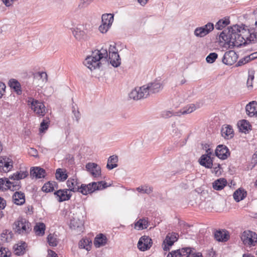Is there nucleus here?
I'll use <instances>...</instances> for the list:
<instances>
[{
    "instance_id": "1",
    "label": "nucleus",
    "mask_w": 257,
    "mask_h": 257,
    "mask_svg": "<svg viewBox=\"0 0 257 257\" xmlns=\"http://www.w3.org/2000/svg\"><path fill=\"white\" fill-rule=\"evenodd\" d=\"M245 32L246 30L244 26L242 28L235 25L223 31L219 35V39L224 41L229 46L237 47L242 45H245L247 44V41L253 43L257 42V33L248 32L250 35L246 37L245 40L242 36Z\"/></svg>"
},
{
    "instance_id": "2",
    "label": "nucleus",
    "mask_w": 257,
    "mask_h": 257,
    "mask_svg": "<svg viewBox=\"0 0 257 257\" xmlns=\"http://www.w3.org/2000/svg\"><path fill=\"white\" fill-rule=\"evenodd\" d=\"M108 53L106 49L95 50L92 52L90 56L86 57L83 62V64L91 71L96 68H99L101 64V61L107 60Z\"/></svg>"
},
{
    "instance_id": "3",
    "label": "nucleus",
    "mask_w": 257,
    "mask_h": 257,
    "mask_svg": "<svg viewBox=\"0 0 257 257\" xmlns=\"http://www.w3.org/2000/svg\"><path fill=\"white\" fill-rule=\"evenodd\" d=\"M167 257H203L201 252H196L189 247H183L169 252Z\"/></svg>"
},
{
    "instance_id": "4",
    "label": "nucleus",
    "mask_w": 257,
    "mask_h": 257,
    "mask_svg": "<svg viewBox=\"0 0 257 257\" xmlns=\"http://www.w3.org/2000/svg\"><path fill=\"white\" fill-rule=\"evenodd\" d=\"M106 183L105 181H99L97 183L92 182L87 185L81 184L79 187V190L77 192L81 193L83 195L91 194L95 190H101L106 188Z\"/></svg>"
},
{
    "instance_id": "5",
    "label": "nucleus",
    "mask_w": 257,
    "mask_h": 257,
    "mask_svg": "<svg viewBox=\"0 0 257 257\" xmlns=\"http://www.w3.org/2000/svg\"><path fill=\"white\" fill-rule=\"evenodd\" d=\"M14 226L16 232L19 234H27L32 230L31 223L26 219L22 217L15 222Z\"/></svg>"
},
{
    "instance_id": "6",
    "label": "nucleus",
    "mask_w": 257,
    "mask_h": 257,
    "mask_svg": "<svg viewBox=\"0 0 257 257\" xmlns=\"http://www.w3.org/2000/svg\"><path fill=\"white\" fill-rule=\"evenodd\" d=\"M21 188L20 182H11L9 178H0V190L10 189L13 191L19 190Z\"/></svg>"
},
{
    "instance_id": "7",
    "label": "nucleus",
    "mask_w": 257,
    "mask_h": 257,
    "mask_svg": "<svg viewBox=\"0 0 257 257\" xmlns=\"http://www.w3.org/2000/svg\"><path fill=\"white\" fill-rule=\"evenodd\" d=\"M146 85L135 88L129 94L130 98L134 100H139L146 98L149 96V92L146 90Z\"/></svg>"
},
{
    "instance_id": "8",
    "label": "nucleus",
    "mask_w": 257,
    "mask_h": 257,
    "mask_svg": "<svg viewBox=\"0 0 257 257\" xmlns=\"http://www.w3.org/2000/svg\"><path fill=\"white\" fill-rule=\"evenodd\" d=\"M28 103L31 105V108L38 115L44 116L46 113L44 103L33 98H30Z\"/></svg>"
},
{
    "instance_id": "9",
    "label": "nucleus",
    "mask_w": 257,
    "mask_h": 257,
    "mask_svg": "<svg viewBox=\"0 0 257 257\" xmlns=\"http://www.w3.org/2000/svg\"><path fill=\"white\" fill-rule=\"evenodd\" d=\"M241 239L244 244L255 245L257 241V235L249 230L244 231L241 234Z\"/></svg>"
},
{
    "instance_id": "10",
    "label": "nucleus",
    "mask_w": 257,
    "mask_h": 257,
    "mask_svg": "<svg viewBox=\"0 0 257 257\" xmlns=\"http://www.w3.org/2000/svg\"><path fill=\"white\" fill-rule=\"evenodd\" d=\"M214 28L213 23H208L204 26L196 28L194 30V34L197 37L202 38L211 32Z\"/></svg>"
},
{
    "instance_id": "11",
    "label": "nucleus",
    "mask_w": 257,
    "mask_h": 257,
    "mask_svg": "<svg viewBox=\"0 0 257 257\" xmlns=\"http://www.w3.org/2000/svg\"><path fill=\"white\" fill-rule=\"evenodd\" d=\"M237 58L236 53L233 50H229L224 53L222 61L225 65H231L236 61Z\"/></svg>"
},
{
    "instance_id": "12",
    "label": "nucleus",
    "mask_w": 257,
    "mask_h": 257,
    "mask_svg": "<svg viewBox=\"0 0 257 257\" xmlns=\"http://www.w3.org/2000/svg\"><path fill=\"white\" fill-rule=\"evenodd\" d=\"M179 237V234L176 232L168 233L164 241V243H166L163 247L165 251L170 249L169 247L171 246L175 242H176Z\"/></svg>"
},
{
    "instance_id": "13",
    "label": "nucleus",
    "mask_w": 257,
    "mask_h": 257,
    "mask_svg": "<svg viewBox=\"0 0 257 257\" xmlns=\"http://www.w3.org/2000/svg\"><path fill=\"white\" fill-rule=\"evenodd\" d=\"M145 85L146 88H147L146 90L149 92V95L150 94L158 93L163 87V84L161 82L157 80L149 83L148 84Z\"/></svg>"
},
{
    "instance_id": "14",
    "label": "nucleus",
    "mask_w": 257,
    "mask_h": 257,
    "mask_svg": "<svg viewBox=\"0 0 257 257\" xmlns=\"http://www.w3.org/2000/svg\"><path fill=\"white\" fill-rule=\"evenodd\" d=\"M152 245V240L148 236H142L138 243V247L141 251H145L150 248Z\"/></svg>"
},
{
    "instance_id": "15",
    "label": "nucleus",
    "mask_w": 257,
    "mask_h": 257,
    "mask_svg": "<svg viewBox=\"0 0 257 257\" xmlns=\"http://www.w3.org/2000/svg\"><path fill=\"white\" fill-rule=\"evenodd\" d=\"M13 162L12 159L6 156L0 158V171L7 172L13 168Z\"/></svg>"
},
{
    "instance_id": "16",
    "label": "nucleus",
    "mask_w": 257,
    "mask_h": 257,
    "mask_svg": "<svg viewBox=\"0 0 257 257\" xmlns=\"http://www.w3.org/2000/svg\"><path fill=\"white\" fill-rule=\"evenodd\" d=\"M215 155L220 159L225 160L229 156V149L224 145H218L215 151Z\"/></svg>"
},
{
    "instance_id": "17",
    "label": "nucleus",
    "mask_w": 257,
    "mask_h": 257,
    "mask_svg": "<svg viewBox=\"0 0 257 257\" xmlns=\"http://www.w3.org/2000/svg\"><path fill=\"white\" fill-rule=\"evenodd\" d=\"M54 195L57 196V200L59 202L68 200L70 199L72 194L69 192V190L60 189L54 192Z\"/></svg>"
},
{
    "instance_id": "18",
    "label": "nucleus",
    "mask_w": 257,
    "mask_h": 257,
    "mask_svg": "<svg viewBox=\"0 0 257 257\" xmlns=\"http://www.w3.org/2000/svg\"><path fill=\"white\" fill-rule=\"evenodd\" d=\"M86 169L94 177H98L101 175V168L96 163H87L86 165Z\"/></svg>"
},
{
    "instance_id": "19",
    "label": "nucleus",
    "mask_w": 257,
    "mask_h": 257,
    "mask_svg": "<svg viewBox=\"0 0 257 257\" xmlns=\"http://www.w3.org/2000/svg\"><path fill=\"white\" fill-rule=\"evenodd\" d=\"M30 175L33 178H43L46 175V171L44 169L39 167H34L30 170Z\"/></svg>"
},
{
    "instance_id": "20",
    "label": "nucleus",
    "mask_w": 257,
    "mask_h": 257,
    "mask_svg": "<svg viewBox=\"0 0 257 257\" xmlns=\"http://www.w3.org/2000/svg\"><path fill=\"white\" fill-rule=\"evenodd\" d=\"M213 159L207 155H202L199 159V164L206 168L211 169L213 166Z\"/></svg>"
},
{
    "instance_id": "21",
    "label": "nucleus",
    "mask_w": 257,
    "mask_h": 257,
    "mask_svg": "<svg viewBox=\"0 0 257 257\" xmlns=\"http://www.w3.org/2000/svg\"><path fill=\"white\" fill-rule=\"evenodd\" d=\"M214 237L218 241L225 242L229 238L228 232L225 230H217L214 233Z\"/></svg>"
},
{
    "instance_id": "22",
    "label": "nucleus",
    "mask_w": 257,
    "mask_h": 257,
    "mask_svg": "<svg viewBox=\"0 0 257 257\" xmlns=\"http://www.w3.org/2000/svg\"><path fill=\"white\" fill-rule=\"evenodd\" d=\"M245 110L246 114L252 117L257 114V102L252 101L246 105Z\"/></svg>"
},
{
    "instance_id": "23",
    "label": "nucleus",
    "mask_w": 257,
    "mask_h": 257,
    "mask_svg": "<svg viewBox=\"0 0 257 257\" xmlns=\"http://www.w3.org/2000/svg\"><path fill=\"white\" fill-rule=\"evenodd\" d=\"M67 186L69 188L67 190H69L70 192H76L79 190V183L76 178H69L67 181Z\"/></svg>"
},
{
    "instance_id": "24",
    "label": "nucleus",
    "mask_w": 257,
    "mask_h": 257,
    "mask_svg": "<svg viewBox=\"0 0 257 257\" xmlns=\"http://www.w3.org/2000/svg\"><path fill=\"white\" fill-rule=\"evenodd\" d=\"M8 84L11 88L14 89L17 94L21 95L22 94L21 85L17 80L14 78L11 79L8 82Z\"/></svg>"
},
{
    "instance_id": "25",
    "label": "nucleus",
    "mask_w": 257,
    "mask_h": 257,
    "mask_svg": "<svg viewBox=\"0 0 257 257\" xmlns=\"http://www.w3.org/2000/svg\"><path fill=\"white\" fill-rule=\"evenodd\" d=\"M24 193L20 191H16L13 195V199L14 203L18 205H23L25 202Z\"/></svg>"
},
{
    "instance_id": "26",
    "label": "nucleus",
    "mask_w": 257,
    "mask_h": 257,
    "mask_svg": "<svg viewBox=\"0 0 257 257\" xmlns=\"http://www.w3.org/2000/svg\"><path fill=\"white\" fill-rule=\"evenodd\" d=\"M107 242V238L105 235L102 233L97 235L94 239V244L96 247L104 246Z\"/></svg>"
},
{
    "instance_id": "27",
    "label": "nucleus",
    "mask_w": 257,
    "mask_h": 257,
    "mask_svg": "<svg viewBox=\"0 0 257 257\" xmlns=\"http://www.w3.org/2000/svg\"><path fill=\"white\" fill-rule=\"evenodd\" d=\"M246 196V192L241 188L236 190L233 193V198L237 202L244 199Z\"/></svg>"
},
{
    "instance_id": "28",
    "label": "nucleus",
    "mask_w": 257,
    "mask_h": 257,
    "mask_svg": "<svg viewBox=\"0 0 257 257\" xmlns=\"http://www.w3.org/2000/svg\"><path fill=\"white\" fill-rule=\"evenodd\" d=\"M58 187L57 183L55 181H49L46 183L42 188V190L45 192H52L55 188Z\"/></svg>"
},
{
    "instance_id": "29",
    "label": "nucleus",
    "mask_w": 257,
    "mask_h": 257,
    "mask_svg": "<svg viewBox=\"0 0 257 257\" xmlns=\"http://www.w3.org/2000/svg\"><path fill=\"white\" fill-rule=\"evenodd\" d=\"M233 129L230 125H226L223 126L221 130V135L222 137L226 139H229L233 137Z\"/></svg>"
},
{
    "instance_id": "30",
    "label": "nucleus",
    "mask_w": 257,
    "mask_h": 257,
    "mask_svg": "<svg viewBox=\"0 0 257 257\" xmlns=\"http://www.w3.org/2000/svg\"><path fill=\"white\" fill-rule=\"evenodd\" d=\"M28 175L27 171L17 172L13 175L9 176V178L11 180H16V182H20L19 180L25 178Z\"/></svg>"
},
{
    "instance_id": "31",
    "label": "nucleus",
    "mask_w": 257,
    "mask_h": 257,
    "mask_svg": "<svg viewBox=\"0 0 257 257\" xmlns=\"http://www.w3.org/2000/svg\"><path fill=\"white\" fill-rule=\"evenodd\" d=\"M227 184L226 180L224 178H220L213 183V188L216 190H222Z\"/></svg>"
},
{
    "instance_id": "32",
    "label": "nucleus",
    "mask_w": 257,
    "mask_h": 257,
    "mask_svg": "<svg viewBox=\"0 0 257 257\" xmlns=\"http://www.w3.org/2000/svg\"><path fill=\"white\" fill-rule=\"evenodd\" d=\"M118 161V157L117 156L113 155L110 157L108 159L107 164L106 165V168L108 170H112L114 168L117 167V164L116 163Z\"/></svg>"
},
{
    "instance_id": "33",
    "label": "nucleus",
    "mask_w": 257,
    "mask_h": 257,
    "mask_svg": "<svg viewBox=\"0 0 257 257\" xmlns=\"http://www.w3.org/2000/svg\"><path fill=\"white\" fill-rule=\"evenodd\" d=\"M102 23L104 26H111L113 21V15L111 14H105L102 16Z\"/></svg>"
},
{
    "instance_id": "34",
    "label": "nucleus",
    "mask_w": 257,
    "mask_h": 257,
    "mask_svg": "<svg viewBox=\"0 0 257 257\" xmlns=\"http://www.w3.org/2000/svg\"><path fill=\"white\" fill-rule=\"evenodd\" d=\"M149 224L148 220L146 218L140 219L135 224V228L138 230H142L148 227Z\"/></svg>"
},
{
    "instance_id": "35",
    "label": "nucleus",
    "mask_w": 257,
    "mask_h": 257,
    "mask_svg": "<svg viewBox=\"0 0 257 257\" xmlns=\"http://www.w3.org/2000/svg\"><path fill=\"white\" fill-rule=\"evenodd\" d=\"M55 176L56 179L59 181H64L67 177V174L66 173L65 171L62 169H57L56 170Z\"/></svg>"
},
{
    "instance_id": "36",
    "label": "nucleus",
    "mask_w": 257,
    "mask_h": 257,
    "mask_svg": "<svg viewBox=\"0 0 257 257\" xmlns=\"http://www.w3.org/2000/svg\"><path fill=\"white\" fill-rule=\"evenodd\" d=\"M45 227L46 226L44 223H39L36 224L35 226L34 230L37 235L42 236L45 233Z\"/></svg>"
},
{
    "instance_id": "37",
    "label": "nucleus",
    "mask_w": 257,
    "mask_h": 257,
    "mask_svg": "<svg viewBox=\"0 0 257 257\" xmlns=\"http://www.w3.org/2000/svg\"><path fill=\"white\" fill-rule=\"evenodd\" d=\"M70 227L71 229L76 230L79 232L81 231L83 228L82 222L80 221L78 222L75 219L71 220Z\"/></svg>"
},
{
    "instance_id": "38",
    "label": "nucleus",
    "mask_w": 257,
    "mask_h": 257,
    "mask_svg": "<svg viewBox=\"0 0 257 257\" xmlns=\"http://www.w3.org/2000/svg\"><path fill=\"white\" fill-rule=\"evenodd\" d=\"M136 190L140 193L150 194L153 192V188L148 185H142L137 187Z\"/></svg>"
},
{
    "instance_id": "39",
    "label": "nucleus",
    "mask_w": 257,
    "mask_h": 257,
    "mask_svg": "<svg viewBox=\"0 0 257 257\" xmlns=\"http://www.w3.org/2000/svg\"><path fill=\"white\" fill-rule=\"evenodd\" d=\"M26 244L25 242L21 245H17L14 246V252L17 255H21L24 254L25 252V247Z\"/></svg>"
},
{
    "instance_id": "40",
    "label": "nucleus",
    "mask_w": 257,
    "mask_h": 257,
    "mask_svg": "<svg viewBox=\"0 0 257 257\" xmlns=\"http://www.w3.org/2000/svg\"><path fill=\"white\" fill-rule=\"evenodd\" d=\"M239 130L244 133L248 131L251 126L249 123L245 120H242L238 123Z\"/></svg>"
},
{
    "instance_id": "41",
    "label": "nucleus",
    "mask_w": 257,
    "mask_h": 257,
    "mask_svg": "<svg viewBox=\"0 0 257 257\" xmlns=\"http://www.w3.org/2000/svg\"><path fill=\"white\" fill-rule=\"evenodd\" d=\"M195 109V105L194 104H190L181 109L180 110V113L183 115L189 114L194 111Z\"/></svg>"
},
{
    "instance_id": "42",
    "label": "nucleus",
    "mask_w": 257,
    "mask_h": 257,
    "mask_svg": "<svg viewBox=\"0 0 257 257\" xmlns=\"http://www.w3.org/2000/svg\"><path fill=\"white\" fill-rule=\"evenodd\" d=\"M229 24V20L228 19H221L219 20L216 24L215 28L217 30H222Z\"/></svg>"
},
{
    "instance_id": "43",
    "label": "nucleus",
    "mask_w": 257,
    "mask_h": 257,
    "mask_svg": "<svg viewBox=\"0 0 257 257\" xmlns=\"http://www.w3.org/2000/svg\"><path fill=\"white\" fill-rule=\"evenodd\" d=\"M73 34L77 40H81L84 38L86 33L80 29L76 28L73 31Z\"/></svg>"
},
{
    "instance_id": "44",
    "label": "nucleus",
    "mask_w": 257,
    "mask_h": 257,
    "mask_svg": "<svg viewBox=\"0 0 257 257\" xmlns=\"http://www.w3.org/2000/svg\"><path fill=\"white\" fill-rule=\"evenodd\" d=\"M91 243L90 241L87 238L83 239L79 242V247L80 248H84L87 250H89L90 248V243Z\"/></svg>"
},
{
    "instance_id": "45",
    "label": "nucleus",
    "mask_w": 257,
    "mask_h": 257,
    "mask_svg": "<svg viewBox=\"0 0 257 257\" xmlns=\"http://www.w3.org/2000/svg\"><path fill=\"white\" fill-rule=\"evenodd\" d=\"M254 79V72L248 71V78L246 81V86L249 89H251L252 86V82Z\"/></svg>"
},
{
    "instance_id": "46",
    "label": "nucleus",
    "mask_w": 257,
    "mask_h": 257,
    "mask_svg": "<svg viewBox=\"0 0 257 257\" xmlns=\"http://www.w3.org/2000/svg\"><path fill=\"white\" fill-rule=\"evenodd\" d=\"M47 240L49 244L52 246H56L57 245L58 241L56 236L54 235L50 234L47 237Z\"/></svg>"
},
{
    "instance_id": "47",
    "label": "nucleus",
    "mask_w": 257,
    "mask_h": 257,
    "mask_svg": "<svg viewBox=\"0 0 257 257\" xmlns=\"http://www.w3.org/2000/svg\"><path fill=\"white\" fill-rule=\"evenodd\" d=\"M117 51V50L115 46L110 45L109 48V56H111V59L118 58V54Z\"/></svg>"
},
{
    "instance_id": "48",
    "label": "nucleus",
    "mask_w": 257,
    "mask_h": 257,
    "mask_svg": "<svg viewBox=\"0 0 257 257\" xmlns=\"http://www.w3.org/2000/svg\"><path fill=\"white\" fill-rule=\"evenodd\" d=\"M49 123L50 121L48 117L44 119L40 124V132H43L45 130H47L48 128Z\"/></svg>"
},
{
    "instance_id": "49",
    "label": "nucleus",
    "mask_w": 257,
    "mask_h": 257,
    "mask_svg": "<svg viewBox=\"0 0 257 257\" xmlns=\"http://www.w3.org/2000/svg\"><path fill=\"white\" fill-rule=\"evenodd\" d=\"M109 60L110 63L114 67H118L121 64V60L118 55V58H116L115 59H111V56H109Z\"/></svg>"
},
{
    "instance_id": "50",
    "label": "nucleus",
    "mask_w": 257,
    "mask_h": 257,
    "mask_svg": "<svg viewBox=\"0 0 257 257\" xmlns=\"http://www.w3.org/2000/svg\"><path fill=\"white\" fill-rule=\"evenodd\" d=\"M212 168V173L214 174L216 176H218L221 174V167L219 164H213Z\"/></svg>"
},
{
    "instance_id": "51",
    "label": "nucleus",
    "mask_w": 257,
    "mask_h": 257,
    "mask_svg": "<svg viewBox=\"0 0 257 257\" xmlns=\"http://www.w3.org/2000/svg\"><path fill=\"white\" fill-rule=\"evenodd\" d=\"M218 55L215 52L210 53L206 58V60L208 63H213L217 58Z\"/></svg>"
},
{
    "instance_id": "52",
    "label": "nucleus",
    "mask_w": 257,
    "mask_h": 257,
    "mask_svg": "<svg viewBox=\"0 0 257 257\" xmlns=\"http://www.w3.org/2000/svg\"><path fill=\"white\" fill-rule=\"evenodd\" d=\"M12 233L11 231L9 230H6L5 232H3L1 234V237L2 240L4 241L8 242L10 239L12 238Z\"/></svg>"
},
{
    "instance_id": "53",
    "label": "nucleus",
    "mask_w": 257,
    "mask_h": 257,
    "mask_svg": "<svg viewBox=\"0 0 257 257\" xmlns=\"http://www.w3.org/2000/svg\"><path fill=\"white\" fill-rule=\"evenodd\" d=\"M72 111L76 122L78 123L81 116L80 112L78 108H76L74 105H73L72 107Z\"/></svg>"
},
{
    "instance_id": "54",
    "label": "nucleus",
    "mask_w": 257,
    "mask_h": 257,
    "mask_svg": "<svg viewBox=\"0 0 257 257\" xmlns=\"http://www.w3.org/2000/svg\"><path fill=\"white\" fill-rule=\"evenodd\" d=\"M10 254L7 248L0 246V257H9Z\"/></svg>"
},
{
    "instance_id": "55",
    "label": "nucleus",
    "mask_w": 257,
    "mask_h": 257,
    "mask_svg": "<svg viewBox=\"0 0 257 257\" xmlns=\"http://www.w3.org/2000/svg\"><path fill=\"white\" fill-rule=\"evenodd\" d=\"M6 85L3 82L0 81V99L5 95L6 92Z\"/></svg>"
},
{
    "instance_id": "56",
    "label": "nucleus",
    "mask_w": 257,
    "mask_h": 257,
    "mask_svg": "<svg viewBox=\"0 0 257 257\" xmlns=\"http://www.w3.org/2000/svg\"><path fill=\"white\" fill-rule=\"evenodd\" d=\"M173 114V112L169 110L163 111L161 113L162 116L165 118L172 116Z\"/></svg>"
},
{
    "instance_id": "57",
    "label": "nucleus",
    "mask_w": 257,
    "mask_h": 257,
    "mask_svg": "<svg viewBox=\"0 0 257 257\" xmlns=\"http://www.w3.org/2000/svg\"><path fill=\"white\" fill-rule=\"evenodd\" d=\"M248 60H247L246 57H244V58H241V59H240L237 62V63L235 65V66L236 67H239V66H242V65H244V64H246V63H248Z\"/></svg>"
},
{
    "instance_id": "58",
    "label": "nucleus",
    "mask_w": 257,
    "mask_h": 257,
    "mask_svg": "<svg viewBox=\"0 0 257 257\" xmlns=\"http://www.w3.org/2000/svg\"><path fill=\"white\" fill-rule=\"evenodd\" d=\"M110 27V26H105L104 24H102V25L99 27V30L101 33H105L107 31Z\"/></svg>"
},
{
    "instance_id": "59",
    "label": "nucleus",
    "mask_w": 257,
    "mask_h": 257,
    "mask_svg": "<svg viewBox=\"0 0 257 257\" xmlns=\"http://www.w3.org/2000/svg\"><path fill=\"white\" fill-rule=\"evenodd\" d=\"M6 206V201L0 197V210L4 209Z\"/></svg>"
},
{
    "instance_id": "60",
    "label": "nucleus",
    "mask_w": 257,
    "mask_h": 257,
    "mask_svg": "<svg viewBox=\"0 0 257 257\" xmlns=\"http://www.w3.org/2000/svg\"><path fill=\"white\" fill-rule=\"evenodd\" d=\"M6 7H10L13 3V0H2Z\"/></svg>"
},
{
    "instance_id": "61",
    "label": "nucleus",
    "mask_w": 257,
    "mask_h": 257,
    "mask_svg": "<svg viewBox=\"0 0 257 257\" xmlns=\"http://www.w3.org/2000/svg\"><path fill=\"white\" fill-rule=\"evenodd\" d=\"M252 163L254 164L253 166L257 164V151L252 156Z\"/></svg>"
},
{
    "instance_id": "62",
    "label": "nucleus",
    "mask_w": 257,
    "mask_h": 257,
    "mask_svg": "<svg viewBox=\"0 0 257 257\" xmlns=\"http://www.w3.org/2000/svg\"><path fill=\"white\" fill-rule=\"evenodd\" d=\"M48 257H58L57 254L53 251L50 250L49 252V256Z\"/></svg>"
},
{
    "instance_id": "63",
    "label": "nucleus",
    "mask_w": 257,
    "mask_h": 257,
    "mask_svg": "<svg viewBox=\"0 0 257 257\" xmlns=\"http://www.w3.org/2000/svg\"><path fill=\"white\" fill-rule=\"evenodd\" d=\"M148 0H138L140 4L143 6H145L148 2Z\"/></svg>"
},
{
    "instance_id": "64",
    "label": "nucleus",
    "mask_w": 257,
    "mask_h": 257,
    "mask_svg": "<svg viewBox=\"0 0 257 257\" xmlns=\"http://www.w3.org/2000/svg\"><path fill=\"white\" fill-rule=\"evenodd\" d=\"M186 82V79L182 76L180 80H179V84L180 85H183L185 84Z\"/></svg>"
}]
</instances>
